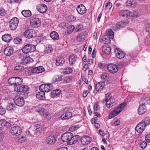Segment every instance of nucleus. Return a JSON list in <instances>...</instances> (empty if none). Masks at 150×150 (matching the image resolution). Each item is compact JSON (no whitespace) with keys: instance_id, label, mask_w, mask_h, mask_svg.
<instances>
[{"instance_id":"1","label":"nucleus","mask_w":150,"mask_h":150,"mask_svg":"<svg viewBox=\"0 0 150 150\" xmlns=\"http://www.w3.org/2000/svg\"><path fill=\"white\" fill-rule=\"evenodd\" d=\"M126 103L124 102L117 106L109 114V118H112L118 115L124 108Z\"/></svg>"},{"instance_id":"2","label":"nucleus","mask_w":150,"mask_h":150,"mask_svg":"<svg viewBox=\"0 0 150 150\" xmlns=\"http://www.w3.org/2000/svg\"><path fill=\"white\" fill-rule=\"evenodd\" d=\"M36 50V47L33 45L28 44L25 45L23 48L22 51L23 52L28 54L34 52Z\"/></svg>"},{"instance_id":"3","label":"nucleus","mask_w":150,"mask_h":150,"mask_svg":"<svg viewBox=\"0 0 150 150\" xmlns=\"http://www.w3.org/2000/svg\"><path fill=\"white\" fill-rule=\"evenodd\" d=\"M19 23L18 19L16 17H14L11 19L9 22V26L12 30H15L18 27Z\"/></svg>"},{"instance_id":"4","label":"nucleus","mask_w":150,"mask_h":150,"mask_svg":"<svg viewBox=\"0 0 150 150\" xmlns=\"http://www.w3.org/2000/svg\"><path fill=\"white\" fill-rule=\"evenodd\" d=\"M13 100L16 106L22 107L24 105L25 100L21 96H16L13 98Z\"/></svg>"},{"instance_id":"5","label":"nucleus","mask_w":150,"mask_h":150,"mask_svg":"<svg viewBox=\"0 0 150 150\" xmlns=\"http://www.w3.org/2000/svg\"><path fill=\"white\" fill-rule=\"evenodd\" d=\"M53 88L54 87L52 84L47 83L41 85L39 87V90L43 91L45 93L51 91Z\"/></svg>"},{"instance_id":"6","label":"nucleus","mask_w":150,"mask_h":150,"mask_svg":"<svg viewBox=\"0 0 150 150\" xmlns=\"http://www.w3.org/2000/svg\"><path fill=\"white\" fill-rule=\"evenodd\" d=\"M37 35L36 31L31 29L26 30L24 33L25 36L29 39L35 37Z\"/></svg>"},{"instance_id":"7","label":"nucleus","mask_w":150,"mask_h":150,"mask_svg":"<svg viewBox=\"0 0 150 150\" xmlns=\"http://www.w3.org/2000/svg\"><path fill=\"white\" fill-rule=\"evenodd\" d=\"M105 102H106V106L108 108L112 107L115 104V99L113 98H111V94H109L106 96L105 98Z\"/></svg>"},{"instance_id":"8","label":"nucleus","mask_w":150,"mask_h":150,"mask_svg":"<svg viewBox=\"0 0 150 150\" xmlns=\"http://www.w3.org/2000/svg\"><path fill=\"white\" fill-rule=\"evenodd\" d=\"M14 89L15 91L18 92L27 91L29 89L27 86L21 84L14 85Z\"/></svg>"},{"instance_id":"9","label":"nucleus","mask_w":150,"mask_h":150,"mask_svg":"<svg viewBox=\"0 0 150 150\" xmlns=\"http://www.w3.org/2000/svg\"><path fill=\"white\" fill-rule=\"evenodd\" d=\"M10 132L13 135H19L22 132V130L19 126H13L11 128Z\"/></svg>"},{"instance_id":"10","label":"nucleus","mask_w":150,"mask_h":150,"mask_svg":"<svg viewBox=\"0 0 150 150\" xmlns=\"http://www.w3.org/2000/svg\"><path fill=\"white\" fill-rule=\"evenodd\" d=\"M107 68L108 71L112 74L117 72L119 69V68L117 65L112 63L108 64Z\"/></svg>"},{"instance_id":"11","label":"nucleus","mask_w":150,"mask_h":150,"mask_svg":"<svg viewBox=\"0 0 150 150\" xmlns=\"http://www.w3.org/2000/svg\"><path fill=\"white\" fill-rule=\"evenodd\" d=\"M72 134L68 132L63 134L61 136V138L62 140L64 142H67V144L70 140V138L72 137Z\"/></svg>"},{"instance_id":"12","label":"nucleus","mask_w":150,"mask_h":150,"mask_svg":"<svg viewBox=\"0 0 150 150\" xmlns=\"http://www.w3.org/2000/svg\"><path fill=\"white\" fill-rule=\"evenodd\" d=\"M114 52L117 57L120 59L123 58L125 55V53L118 48L115 49Z\"/></svg>"},{"instance_id":"13","label":"nucleus","mask_w":150,"mask_h":150,"mask_svg":"<svg viewBox=\"0 0 150 150\" xmlns=\"http://www.w3.org/2000/svg\"><path fill=\"white\" fill-rule=\"evenodd\" d=\"M91 141V139L88 136H84L81 139V143L83 145L89 144Z\"/></svg>"},{"instance_id":"14","label":"nucleus","mask_w":150,"mask_h":150,"mask_svg":"<svg viewBox=\"0 0 150 150\" xmlns=\"http://www.w3.org/2000/svg\"><path fill=\"white\" fill-rule=\"evenodd\" d=\"M56 139L53 135H51L46 138V142L47 144L52 145L54 144Z\"/></svg>"},{"instance_id":"15","label":"nucleus","mask_w":150,"mask_h":150,"mask_svg":"<svg viewBox=\"0 0 150 150\" xmlns=\"http://www.w3.org/2000/svg\"><path fill=\"white\" fill-rule=\"evenodd\" d=\"M78 13L80 14L83 15L86 12V9L85 6L82 4L78 5L76 8Z\"/></svg>"},{"instance_id":"16","label":"nucleus","mask_w":150,"mask_h":150,"mask_svg":"<svg viewBox=\"0 0 150 150\" xmlns=\"http://www.w3.org/2000/svg\"><path fill=\"white\" fill-rule=\"evenodd\" d=\"M14 51L13 47L11 46L6 47L4 49V54L6 56H10L13 53Z\"/></svg>"},{"instance_id":"17","label":"nucleus","mask_w":150,"mask_h":150,"mask_svg":"<svg viewBox=\"0 0 150 150\" xmlns=\"http://www.w3.org/2000/svg\"><path fill=\"white\" fill-rule=\"evenodd\" d=\"M70 138V140L68 144L71 145L76 143L78 140L80 139V137L79 135H75L73 136L72 134V137Z\"/></svg>"},{"instance_id":"18","label":"nucleus","mask_w":150,"mask_h":150,"mask_svg":"<svg viewBox=\"0 0 150 150\" xmlns=\"http://www.w3.org/2000/svg\"><path fill=\"white\" fill-rule=\"evenodd\" d=\"M145 127V126L143 125L142 122H141L137 125L135 129L137 132L141 133L143 132Z\"/></svg>"},{"instance_id":"19","label":"nucleus","mask_w":150,"mask_h":150,"mask_svg":"<svg viewBox=\"0 0 150 150\" xmlns=\"http://www.w3.org/2000/svg\"><path fill=\"white\" fill-rule=\"evenodd\" d=\"M37 9L40 13H43L45 12L47 9V6L44 4H41L37 7Z\"/></svg>"},{"instance_id":"20","label":"nucleus","mask_w":150,"mask_h":150,"mask_svg":"<svg viewBox=\"0 0 150 150\" xmlns=\"http://www.w3.org/2000/svg\"><path fill=\"white\" fill-rule=\"evenodd\" d=\"M30 24L33 27H38L40 24V21L39 18H34L32 20Z\"/></svg>"},{"instance_id":"21","label":"nucleus","mask_w":150,"mask_h":150,"mask_svg":"<svg viewBox=\"0 0 150 150\" xmlns=\"http://www.w3.org/2000/svg\"><path fill=\"white\" fill-rule=\"evenodd\" d=\"M146 110V107L144 103H143L139 105L138 112L139 115H142L145 112Z\"/></svg>"},{"instance_id":"22","label":"nucleus","mask_w":150,"mask_h":150,"mask_svg":"<svg viewBox=\"0 0 150 150\" xmlns=\"http://www.w3.org/2000/svg\"><path fill=\"white\" fill-rule=\"evenodd\" d=\"M104 83L103 82H99L96 84L95 86V89L97 91H99L103 89Z\"/></svg>"},{"instance_id":"23","label":"nucleus","mask_w":150,"mask_h":150,"mask_svg":"<svg viewBox=\"0 0 150 150\" xmlns=\"http://www.w3.org/2000/svg\"><path fill=\"white\" fill-rule=\"evenodd\" d=\"M126 5L131 7H135L137 6V2L135 0H127Z\"/></svg>"},{"instance_id":"24","label":"nucleus","mask_w":150,"mask_h":150,"mask_svg":"<svg viewBox=\"0 0 150 150\" xmlns=\"http://www.w3.org/2000/svg\"><path fill=\"white\" fill-rule=\"evenodd\" d=\"M36 95V98L40 100L43 99L45 98V93L43 91L39 90Z\"/></svg>"},{"instance_id":"25","label":"nucleus","mask_w":150,"mask_h":150,"mask_svg":"<svg viewBox=\"0 0 150 150\" xmlns=\"http://www.w3.org/2000/svg\"><path fill=\"white\" fill-rule=\"evenodd\" d=\"M72 116L71 112H67L62 115L61 118L62 120H65L71 118Z\"/></svg>"},{"instance_id":"26","label":"nucleus","mask_w":150,"mask_h":150,"mask_svg":"<svg viewBox=\"0 0 150 150\" xmlns=\"http://www.w3.org/2000/svg\"><path fill=\"white\" fill-rule=\"evenodd\" d=\"M2 39L3 41L6 42H9L12 39V37L9 34H5L2 36Z\"/></svg>"},{"instance_id":"27","label":"nucleus","mask_w":150,"mask_h":150,"mask_svg":"<svg viewBox=\"0 0 150 150\" xmlns=\"http://www.w3.org/2000/svg\"><path fill=\"white\" fill-rule=\"evenodd\" d=\"M64 62V60L62 57H58L56 59V64L57 66H62Z\"/></svg>"},{"instance_id":"28","label":"nucleus","mask_w":150,"mask_h":150,"mask_svg":"<svg viewBox=\"0 0 150 150\" xmlns=\"http://www.w3.org/2000/svg\"><path fill=\"white\" fill-rule=\"evenodd\" d=\"M77 59L76 55L73 54L70 56L69 58V62L70 64L72 65L74 64Z\"/></svg>"},{"instance_id":"29","label":"nucleus","mask_w":150,"mask_h":150,"mask_svg":"<svg viewBox=\"0 0 150 150\" xmlns=\"http://www.w3.org/2000/svg\"><path fill=\"white\" fill-rule=\"evenodd\" d=\"M130 11L128 10H122L119 13L120 15L123 17H127L129 16L130 14Z\"/></svg>"},{"instance_id":"30","label":"nucleus","mask_w":150,"mask_h":150,"mask_svg":"<svg viewBox=\"0 0 150 150\" xmlns=\"http://www.w3.org/2000/svg\"><path fill=\"white\" fill-rule=\"evenodd\" d=\"M50 36L54 40H58L59 38L58 33L54 31L50 33Z\"/></svg>"},{"instance_id":"31","label":"nucleus","mask_w":150,"mask_h":150,"mask_svg":"<svg viewBox=\"0 0 150 150\" xmlns=\"http://www.w3.org/2000/svg\"><path fill=\"white\" fill-rule=\"evenodd\" d=\"M15 104L11 103H9L6 106V109L9 111H11L14 110L16 107Z\"/></svg>"},{"instance_id":"32","label":"nucleus","mask_w":150,"mask_h":150,"mask_svg":"<svg viewBox=\"0 0 150 150\" xmlns=\"http://www.w3.org/2000/svg\"><path fill=\"white\" fill-rule=\"evenodd\" d=\"M21 13L23 15L26 17H29L32 14L31 11L29 10H23Z\"/></svg>"},{"instance_id":"33","label":"nucleus","mask_w":150,"mask_h":150,"mask_svg":"<svg viewBox=\"0 0 150 150\" xmlns=\"http://www.w3.org/2000/svg\"><path fill=\"white\" fill-rule=\"evenodd\" d=\"M141 122L146 127L150 124V117L148 116L146 117Z\"/></svg>"},{"instance_id":"34","label":"nucleus","mask_w":150,"mask_h":150,"mask_svg":"<svg viewBox=\"0 0 150 150\" xmlns=\"http://www.w3.org/2000/svg\"><path fill=\"white\" fill-rule=\"evenodd\" d=\"M106 35H108L109 38L113 39L114 37V32L111 29H109L106 31Z\"/></svg>"},{"instance_id":"35","label":"nucleus","mask_w":150,"mask_h":150,"mask_svg":"<svg viewBox=\"0 0 150 150\" xmlns=\"http://www.w3.org/2000/svg\"><path fill=\"white\" fill-rule=\"evenodd\" d=\"M86 37V36L85 34L81 33L77 36L76 39L79 41H81L83 40Z\"/></svg>"},{"instance_id":"36","label":"nucleus","mask_w":150,"mask_h":150,"mask_svg":"<svg viewBox=\"0 0 150 150\" xmlns=\"http://www.w3.org/2000/svg\"><path fill=\"white\" fill-rule=\"evenodd\" d=\"M6 121L4 119L0 120V130L2 129L7 124Z\"/></svg>"},{"instance_id":"37","label":"nucleus","mask_w":150,"mask_h":150,"mask_svg":"<svg viewBox=\"0 0 150 150\" xmlns=\"http://www.w3.org/2000/svg\"><path fill=\"white\" fill-rule=\"evenodd\" d=\"M126 23L125 22L120 21L117 23L116 25V27L117 29L126 26Z\"/></svg>"},{"instance_id":"38","label":"nucleus","mask_w":150,"mask_h":150,"mask_svg":"<svg viewBox=\"0 0 150 150\" xmlns=\"http://www.w3.org/2000/svg\"><path fill=\"white\" fill-rule=\"evenodd\" d=\"M110 38L108 36V35L103 36L102 39V41H101L102 43L103 44H108Z\"/></svg>"},{"instance_id":"39","label":"nucleus","mask_w":150,"mask_h":150,"mask_svg":"<svg viewBox=\"0 0 150 150\" xmlns=\"http://www.w3.org/2000/svg\"><path fill=\"white\" fill-rule=\"evenodd\" d=\"M53 49L51 45H48L45 47L44 50V52L45 54H47L51 53Z\"/></svg>"},{"instance_id":"40","label":"nucleus","mask_w":150,"mask_h":150,"mask_svg":"<svg viewBox=\"0 0 150 150\" xmlns=\"http://www.w3.org/2000/svg\"><path fill=\"white\" fill-rule=\"evenodd\" d=\"M16 138V141L19 142H22L25 140V137L22 135H19Z\"/></svg>"},{"instance_id":"41","label":"nucleus","mask_w":150,"mask_h":150,"mask_svg":"<svg viewBox=\"0 0 150 150\" xmlns=\"http://www.w3.org/2000/svg\"><path fill=\"white\" fill-rule=\"evenodd\" d=\"M23 81V79L22 78L20 77H15V85H18L21 84Z\"/></svg>"},{"instance_id":"42","label":"nucleus","mask_w":150,"mask_h":150,"mask_svg":"<svg viewBox=\"0 0 150 150\" xmlns=\"http://www.w3.org/2000/svg\"><path fill=\"white\" fill-rule=\"evenodd\" d=\"M74 26L72 25H70L67 28V34L69 35L71 34L74 31Z\"/></svg>"},{"instance_id":"43","label":"nucleus","mask_w":150,"mask_h":150,"mask_svg":"<svg viewBox=\"0 0 150 150\" xmlns=\"http://www.w3.org/2000/svg\"><path fill=\"white\" fill-rule=\"evenodd\" d=\"M35 108L36 110L40 114L42 113V111H43V110H44V108L41 107L40 105L36 106Z\"/></svg>"},{"instance_id":"44","label":"nucleus","mask_w":150,"mask_h":150,"mask_svg":"<svg viewBox=\"0 0 150 150\" xmlns=\"http://www.w3.org/2000/svg\"><path fill=\"white\" fill-rule=\"evenodd\" d=\"M24 69L23 66H16L14 67V69L17 72L22 71Z\"/></svg>"},{"instance_id":"45","label":"nucleus","mask_w":150,"mask_h":150,"mask_svg":"<svg viewBox=\"0 0 150 150\" xmlns=\"http://www.w3.org/2000/svg\"><path fill=\"white\" fill-rule=\"evenodd\" d=\"M102 50L105 52V54H109L111 51V49L109 47L104 46L103 47Z\"/></svg>"},{"instance_id":"46","label":"nucleus","mask_w":150,"mask_h":150,"mask_svg":"<svg viewBox=\"0 0 150 150\" xmlns=\"http://www.w3.org/2000/svg\"><path fill=\"white\" fill-rule=\"evenodd\" d=\"M33 61L32 58L28 57H26L25 58L23 61L24 63L26 64L29 63L33 62Z\"/></svg>"},{"instance_id":"47","label":"nucleus","mask_w":150,"mask_h":150,"mask_svg":"<svg viewBox=\"0 0 150 150\" xmlns=\"http://www.w3.org/2000/svg\"><path fill=\"white\" fill-rule=\"evenodd\" d=\"M80 127V126L79 125H73L70 127L69 129L70 131L73 132L77 130Z\"/></svg>"},{"instance_id":"48","label":"nucleus","mask_w":150,"mask_h":150,"mask_svg":"<svg viewBox=\"0 0 150 150\" xmlns=\"http://www.w3.org/2000/svg\"><path fill=\"white\" fill-rule=\"evenodd\" d=\"M8 83L11 85H15V77L10 78L8 80Z\"/></svg>"},{"instance_id":"49","label":"nucleus","mask_w":150,"mask_h":150,"mask_svg":"<svg viewBox=\"0 0 150 150\" xmlns=\"http://www.w3.org/2000/svg\"><path fill=\"white\" fill-rule=\"evenodd\" d=\"M53 80L55 82L61 81V76L59 75L55 76L53 78Z\"/></svg>"},{"instance_id":"50","label":"nucleus","mask_w":150,"mask_h":150,"mask_svg":"<svg viewBox=\"0 0 150 150\" xmlns=\"http://www.w3.org/2000/svg\"><path fill=\"white\" fill-rule=\"evenodd\" d=\"M13 42L16 44H18L21 43L22 41V39L18 37L15 38L13 40Z\"/></svg>"},{"instance_id":"51","label":"nucleus","mask_w":150,"mask_h":150,"mask_svg":"<svg viewBox=\"0 0 150 150\" xmlns=\"http://www.w3.org/2000/svg\"><path fill=\"white\" fill-rule=\"evenodd\" d=\"M6 14V12L4 9L2 8H0V16H4Z\"/></svg>"},{"instance_id":"52","label":"nucleus","mask_w":150,"mask_h":150,"mask_svg":"<svg viewBox=\"0 0 150 150\" xmlns=\"http://www.w3.org/2000/svg\"><path fill=\"white\" fill-rule=\"evenodd\" d=\"M38 73H39L45 71V69L42 66H40L37 67Z\"/></svg>"},{"instance_id":"53","label":"nucleus","mask_w":150,"mask_h":150,"mask_svg":"<svg viewBox=\"0 0 150 150\" xmlns=\"http://www.w3.org/2000/svg\"><path fill=\"white\" fill-rule=\"evenodd\" d=\"M100 78L102 79H107L109 78V75L107 73H105L101 75Z\"/></svg>"},{"instance_id":"54","label":"nucleus","mask_w":150,"mask_h":150,"mask_svg":"<svg viewBox=\"0 0 150 150\" xmlns=\"http://www.w3.org/2000/svg\"><path fill=\"white\" fill-rule=\"evenodd\" d=\"M72 71V69L70 67H67L64 69V72L66 74H69Z\"/></svg>"},{"instance_id":"55","label":"nucleus","mask_w":150,"mask_h":150,"mask_svg":"<svg viewBox=\"0 0 150 150\" xmlns=\"http://www.w3.org/2000/svg\"><path fill=\"white\" fill-rule=\"evenodd\" d=\"M68 19L69 22H71L75 20L76 17L72 15H71L68 17Z\"/></svg>"},{"instance_id":"56","label":"nucleus","mask_w":150,"mask_h":150,"mask_svg":"<svg viewBox=\"0 0 150 150\" xmlns=\"http://www.w3.org/2000/svg\"><path fill=\"white\" fill-rule=\"evenodd\" d=\"M25 53L23 52V53H21L18 56L19 58H20L23 61L24 60L25 58L26 57Z\"/></svg>"},{"instance_id":"57","label":"nucleus","mask_w":150,"mask_h":150,"mask_svg":"<svg viewBox=\"0 0 150 150\" xmlns=\"http://www.w3.org/2000/svg\"><path fill=\"white\" fill-rule=\"evenodd\" d=\"M147 143L145 142H141L140 144V146L142 148H145L147 146Z\"/></svg>"},{"instance_id":"58","label":"nucleus","mask_w":150,"mask_h":150,"mask_svg":"<svg viewBox=\"0 0 150 150\" xmlns=\"http://www.w3.org/2000/svg\"><path fill=\"white\" fill-rule=\"evenodd\" d=\"M82 25H79L77 26L75 29V31L76 32H78L79 31L81 30H82Z\"/></svg>"},{"instance_id":"59","label":"nucleus","mask_w":150,"mask_h":150,"mask_svg":"<svg viewBox=\"0 0 150 150\" xmlns=\"http://www.w3.org/2000/svg\"><path fill=\"white\" fill-rule=\"evenodd\" d=\"M5 109L0 106V115H3L5 114Z\"/></svg>"},{"instance_id":"60","label":"nucleus","mask_w":150,"mask_h":150,"mask_svg":"<svg viewBox=\"0 0 150 150\" xmlns=\"http://www.w3.org/2000/svg\"><path fill=\"white\" fill-rule=\"evenodd\" d=\"M46 110L45 108H44V110H43V111H42V113H40L41 115H42L43 116L45 117H47V116L48 115V114L47 112H46Z\"/></svg>"},{"instance_id":"61","label":"nucleus","mask_w":150,"mask_h":150,"mask_svg":"<svg viewBox=\"0 0 150 150\" xmlns=\"http://www.w3.org/2000/svg\"><path fill=\"white\" fill-rule=\"evenodd\" d=\"M145 29L146 32H149L150 31V24L147 23L146 24Z\"/></svg>"},{"instance_id":"62","label":"nucleus","mask_w":150,"mask_h":150,"mask_svg":"<svg viewBox=\"0 0 150 150\" xmlns=\"http://www.w3.org/2000/svg\"><path fill=\"white\" fill-rule=\"evenodd\" d=\"M52 93H54L55 95L57 96L60 94L61 93V91L60 90L58 89L57 90L55 91H52Z\"/></svg>"},{"instance_id":"63","label":"nucleus","mask_w":150,"mask_h":150,"mask_svg":"<svg viewBox=\"0 0 150 150\" xmlns=\"http://www.w3.org/2000/svg\"><path fill=\"white\" fill-rule=\"evenodd\" d=\"M146 141L148 142H150V134L146 135L145 137Z\"/></svg>"},{"instance_id":"64","label":"nucleus","mask_w":150,"mask_h":150,"mask_svg":"<svg viewBox=\"0 0 150 150\" xmlns=\"http://www.w3.org/2000/svg\"><path fill=\"white\" fill-rule=\"evenodd\" d=\"M99 109L98 103H96L94 105V109L96 111L98 110Z\"/></svg>"}]
</instances>
